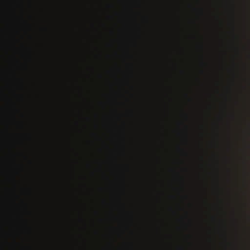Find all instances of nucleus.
<instances>
[{
    "instance_id": "f257e3e1",
    "label": "nucleus",
    "mask_w": 250,
    "mask_h": 250,
    "mask_svg": "<svg viewBox=\"0 0 250 250\" xmlns=\"http://www.w3.org/2000/svg\"><path fill=\"white\" fill-rule=\"evenodd\" d=\"M12 179V181H13L14 184L17 183L18 181L17 180V179H16V178L15 176H13Z\"/></svg>"
},
{
    "instance_id": "f03ea898",
    "label": "nucleus",
    "mask_w": 250,
    "mask_h": 250,
    "mask_svg": "<svg viewBox=\"0 0 250 250\" xmlns=\"http://www.w3.org/2000/svg\"><path fill=\"white\" fill-rule=\"evenodd\" d=\"M14 244H17V243H16V240H15V239H14Z\"/></svg>"
},
{
    "instance_id": "7ed1b4c3",
    "label": "nucleus",
    "mask_w": 250,
    "mask_h": 250,
    "mask_svg": "<svg viewBox=\"0 0 250 250\" xmlns=\"http://www.w3.org/2000/svg\"><path fill=\"white\" fill-rule=\"evenodd\" d=\"M13 250H15V248H14Z\"/></svg>"
}]
</instances>
